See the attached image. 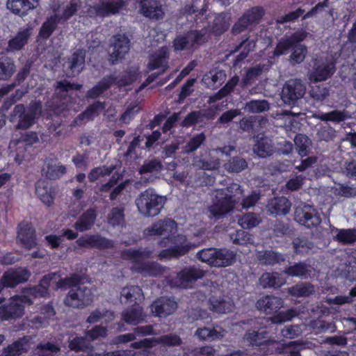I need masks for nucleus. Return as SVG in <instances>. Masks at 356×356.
Segmentation results:
<instances>
[{"mask_svg": "<svg viewBox=\"0 0 356 356\" xmlns=\"http://www.w3.org/2000/svg\"><path fill=\"white\" fill-rule=\"evenodd\" d=\"M297 315L298 313L295 310L290 309L286 312L280 313L273 318L252 320L251 325L253 330H249L244 339L252 345L268 346V349L270 352H273V348H275L276 352L284 353L286 356H300V349L296 341H291L287 344L280 343L271 339V337L266 336L273 329V325L290 321Z\"/></svg>", "mask_w": 356, "mask_h": 356, "instance_id": "obj_1", "label": "nucleus"}, {"mask_svg": "<svg viewBox=\"0 0 356 356\" xmlns=\"http://www.w3.org/2000/svg\"><path fill=\"white\" fill-rule=\"evenodd\" d=\"M59 277L60 275L58 273H49L43 277L38 286L25 289L23 295L12 297L9 305L0 307V320L8 321L22 317L25 305L33 302L31 297L44 296L47 293L51 282L56 283V288L58 289L74 286L79 281V277L76 275H72L67 279L58 280Z\"/></svg>", "mask_w": 356, "mask_h": 356, "instance_id": "obj_2", "label": "nucleus"}, {"mask_svg": "<svg viewBox=\"0 0 356 356\" xmlns=\"http://www.w3.org/2000/svg\"><path fill=\"white\" fill-rule=\"evenodd\" d=\"M212 203L209 207V217L218 219L232 211L234 204L241 199L243 191L237 184H232L227 188L219 189L212 193Z\"/></svg>", "mask_w": 356, "mask_h": 356, "instance_id": "obj_3", "label": "nucleus"}, {"mask_svg": "<svg viewBox=\"0 0 356 356\" xmlns=\"http://www.w3.org/2000/svg\"><path fill=\"white\" fill-rule=\"evenodd\" d=\"M229 26V17L225 14H220L215 17L214 24L209 29L201 31H193L184 35L177 37L174 40L175 51L189 49L195 44L202 42L205 40L206 33L212 31L216 35H220L227 30Z\"/></svg>", "mask_w": 356, "mask_h": 356, "instance_id": "obj_4", "label": "nucleus"}, {"mask_svg": "<svg viewBox=\"0 0 356 356\" xmlns=\"http://www.w3.org/2000/svg\"><path fill=\"white\" fill-rule=\"evenodd\" d=\"M151 254V252L146 250H127L123 252L122 257L125 259L131 260L133 263L131 268L134 271L141 273L144 276H156L163 272V268L156 263H149L146 259Z\"/></svg>", "mask_w": 356, "mask_h": 356, "instance_id": "obj_5", "label": "nucleus"}, {"mask_svg": "<svg viewBox=\"0 0 356 356\" xmlns=\"http://www.w3.org/2000/svg\"><path fill=\"white\" fill-rule=\"evenodd\" d=\"M159 244L162 250L159 257L161 259H171L186 254L194 245L188 241L186 236L179 234L161 238Z\"/></svg>", "mask_w": 356, "mask_h": 356, "instance_id": "obj_6", "label": "nucleus"}, {"mask_svg": "<svg viewBox=\"0 0 356 356\" xmlns=\"http://www.w3.org/2000/svg\"><path fill=\"white\" fill-rule=\"evenodd\" d=\"M165 203V197L148 189L141 193L136 200V204L140 214L145 217H154L161 211Z\"/></svg>", "mask_w": 356, "mask_h": 356, "instance_id": "obj_7", "label": "nucleus"}, {"mask_svg": "<svg viewBox=\"0 0 356 356\" xmlns=\"http://www.w3.org/2000/svg\"><path fill=\"white\" fill-rule=\"evenodd\" d=\"M235 254L227 249L207 248L198 252L197 257L204 263L215 267H225L235 261Z\"/></svg>", "mask_w": 356, "mask_h": 356, "instance_id": "obj_8", "label": "nucleus"}, {"mask_svg": "<svg viewBox=\"0 0 356 356\" xmlns=\"http://www.w3.org/2000/svg\"><path fill=\"white\" fill-rule=\"evenodd\" d=\"M41 115V104L34 102L25 108L24 105L15 106L13 111V117L18 119L17 129H26L35 124L36 119Z\"/></svg>", "mask_w": 356, "mask_h": 356, "instance_id": "obj_9", "label": "nucleus"}, {"mask_svg": "<svg viewBox=\"0 0 356 356\" xmlns=\"http://www.w3.org/2000/svg\"><path fill=\"white\" fill-rule=\"evenodd\" d=\"M93 302V294L90 289L79 286L72 288L65 298V304L73 308H84Z\"/></svg>", "mask_w": 356, "mask_h": 356, "instance_id": "obj_10", "label": "nucleus"}, {"mask_svg": "<svg viewBox=\"0 0 356 356\" xmlns=\"http://www.w3.org/2000/svg\"><path fill=\"white\" fill-rule=\"evenodd\" d=\"M177 225L170 219L161 220L155 222L152 225L144 231V234L147 238L162 236L170 237L177 233Z\"/></svg>", "mask_w": 356, "mask_h": 356, "instance_id": "obj_11", "label": "nucleus"}, {"mask_svg": "<svg viewBox=\"0 0 356 356\" xmlns=\"http://www.w3.org/2000/svg\"><path fill=\"white\" fill-rule=\"evenodd\" d=\"M127 3V0H99L94 7L88 9V15L107 16L118 13Z\"/></svg>", "mask_w": 356, "mask_h": 356, "instance_id": "obj_12", "label": "nucleus"}, {"mask_svg": "<svg viewBox=\"0 0 356 356\" xmlns=\"http://www.w3.org/2000/svg\"><path fill=\"white\" fill-rule=\"evenodd\" d=\"M204 275V272L197 267H187L181 270L175 280L170 281L173 286L180 288L191 287L198 279Z\"/></svg>", "mask_w": 356, "mask_h": 356, "instance_id": "obj_13", "label": "nucleus"}, {"mask_svg": "<svg viewBox=\"0 0 356 356\" xmlns=\"http://www.w3.org/2000/svg\"><path fill=\"white\" fill-rule=\"evenodd\" d=\"M305 93V87L299 80H289L284 86L282 91V99L288 105H293L302 98Z\"/></svg>", "mask_w": 356, "mask_h": 356, "instance_id": "obj_14", "label": "nucleus"}, {"mask_svg": "<svg viewBox=\"0 0 356 356\" xmlns=\"http://www.w3.org/2000/svg\"><path fill=\"white\" fill-rule=\"evenodd\" d=\"M295 219L299 223L309 228L316 227L321 222V218L316 210L307 204L298 207L296 209Z\"/></svg>", "mask_w": 356, "mask_h": 356, "instance_id": "obj_15", "label": "nucleus"}, {"mask_svg": "<svg viewBox=\"0 0 356 356\" xmlns=\"http://www.w3.org/2000/svg\"><path fill=\"white\" fill-rule=\"evenodd\" d=\"M334 58H326L325 62L318 60L315 63L314 70L310 72L309 79L311 83H316L326 80L334 72Z\"/></svg>", "mask_w": 356, "mask_h": 356, "instance_id": "obj_16", "label": "nucleus"}, {"mask_svg": "<svg viewBox=\"0 0 356 356\" xmlns=\"http://www.w3.org/2000/svg\"><path fill=\"white\" fill-rule=\"evenodd\" d=\"M129 50V40L125 35H116L113 37L112 50L111 51V61L115 63L124 58Z\"/></svg>", "mask_w": 356, "mask_h": 356, "instance_id": "obj_17", "label": "nucleus"}, {"mask_svg": "<svg viewBox=\"0 0 356 356\" xmlns=\"http://www.w3.org/2000/svg\"><path fill=\"white\" fill-rule=\"evenodd\" d=\"M29 276L30 273L25 268H10L2 277L3 286L14 287L17 284L26 281Z\"/></svg>", "mask_w": 356, "mask_h": 356, "instance_id": "obj_18", "label": "nucleus"}, {"mask_svg": "<svg viewBox=\"0 0 356 356\" xmlns=\"http://www.w3.org/2000/svg\"><path fill=\"white\" fill-rule=\"evenodd\" d=\"M140 4V13L150 19H159L163 15L161 1L157 0H136Z\"/></svg>", "mask_w": 356, "mask_h": 356, "instance_id": "obj_19", "label": "nucleus"}, {"mask_svg": "<svg viewBox=\"0 0 356 356\" xmlns=\"http://www.w3.org/2000/svg\"><path fill=\"white\" fill-rule=\"evenodd\" d=\"M177 308V302L171 298L162 297L151 305L152 312L159 317H165L172 314Z\"/></svg>", "mask_w": 356, "mask_h": 356, "instance_id": "obj_20", "label": "nucleus"}, {"mask_svg": "<svg viewBox=\"0 0 356 356\" xmlns=\"http://www.w3.org/2000/svg\"><path fill=\"white\" fill-rule=\"evenodd\" d=\"M81 3L80 0H70L69 3L62 5L58 2L52 5L51 9L55 17H57L59 21H65L76 12Z\"/></svg>", "mask_w": 356, "mask_h": 356, "instance_id": "obj_21", "label": "nucleus"}, {"mask_svg": "<svg viewBox=\"0 0 356 356\" xmlns=\"http://www.w3.org/2000/svg\"><path fill=\"white\" fill-rule=\"evenodd\" d=\"M180 339L176 335H166L159 338L145 339L140 341L131 344V347L135 349L149 348L157 343H163L168 346L179 344Z\"/></svg>", "mask_w": 356, "mask_h": 356, "instance_id": "obj_22", "label": "nucleus"}, {"mask_svg": "<svg viewBox=\"0 0 356 356\" xmlns=\"http://www.w3.org/2000/svg\"><path fill=\"white\" fill-rule=\"evenodd\" d=\"M262 10L259 8H253L245 13L234 24L232 29L234 33H239L250 24L257 22L262 16Z\"/></svg>", "mask_w": 356, "mask_h": 356, "instance_id": "obj_23", "label": "nucleus"}, {"mask_svg": "<svg viewBox=\"0 0 356 356\" xmlns=\"http://www.w3.org/2000/svg\"><path fill=\"white\" fill-rule=\"evenodd\" d=\"M136 76L134 74L130 75L128 79H121L117 81L115 78L113 77H108L104 78L101 83H99L97 86L94 87L92 90L88 91V95L90 97H96L100 94L103 92L107 88H108L111 84L116 82L119 86H126L132 83L134 80H136Z\"/></svg>", "mask_w": 356, "mask_h": 356, "instance_id": "obj_24", "label": "nucleus"}, {"mask_svg": "<svg viewBox=\"0 0 356 356\" xmlns=\"http://www.w3.org/2000/svg\"><path fill=\"white\" fill-rule=\"evenodd\" d=\"M85 63V52L79 49L75 51L72 58L64 64V67L67 68L66 72L67 76H75L79 74L83 69Z\"/></svg>", "mask_w": 356, "mask_h": 356, "instance_id": "obj_25", "label": "nucleus"}, {"mask_svg": "<svg viewBox=\"0 0 356 356\" xmlns=\"http://www.w3.org/2000/svg\"><path fill=\"white\" fill-rule=\"evenodd\" d=\"M35 194L44 204L51 205L54 200L55 193L49 182L44 179L38 180L35 185Z\"/></svg>", "mask_w": 356, "mask_h": 356, "instance_id": "obj_26", "label": "nucleus"}, {"mask_svg": "<svg viewBox=\"0 0 356 356\" xmlns=\"http://www.w3.org/2000/svg\"><path fill=\"white\" fill-rule=\"evenodd\" d=\"M17 238L26 248L30 249L35 245L34 229L31 223L22 222L19 225Z\"/></svg>", "mask_w": 356, "mask_h": 356, "instance_id": "obj_27", "label": "nucleus"}, {"mask_svg": "<svg viewBox=\"0 0 356 356\" xmlns=\"http://www.w3.org/2000/svg\"><path fill=\"white\" fill-rule=\"evenodd\" d=\"M168 48L162 47L151 56L148 64V69L149 70H159L161 72H164L168 66Z\"/></svg>", "mask_w": 356, "mask_h": 356, "instance_id": "obj_28", "label": "nucleus"}, {"mask_svg": "<svg viewBox=\"0 0 356 356\" xmlns=\"http://www.w3.org/2000/svg\"><path fill=\"white\" fill-rule=\"evenodd\" d=\"M37 5L38 0H8L7 1V8L13 13L22 16L26 15Z\"/></svg>", "mask_w": 356, "mask_h": 356, "instance_id": "obj_29", "label": "nucleus"}, {"mask_svg": "<svg viewBox=\"0 0 356 356\" xmlns=\"http://www.w3.org/2000/svg\"><path fill=\"white\" fill-rule=\"evenodd\" d=\"M282 305L281 298L271 296L262 297L257 302V307L266 314L276 312Z\"/></svg>", "mask_w": 356, "mask_h": 356, "instance_id": "obj_30", "label": "nucleus"}, {"mask_svg": "<svg viewBox=\"0 0 356 356\" xmlns=\"http://www.w3.org/2000/svg\"><path fill=\"white\" fill-rule=\"evenodd\" d=\"M29 348L28 338L24 337L3 348L0 352V356H19L26 352Z\"/></svg>", "mask_w": 356, "mask_h": 356, "instance_id": "obj_31", "label": "nucleus"}, {"mask_svg": "<svg viewBox=\"0 0 356 356\" xmlns=\"http://www.w3.org/2000/svg\"><path fill=\"white\" fill-rule=\"evenodd\" d=\"M210 309L218 314L231 312L234 309L233 301L229 297L216 298L209 299Z\"/></svg>", "mask_w": 356, "mask_h": 356, "instance_id": "obj_32", "label": "nucleus"}, {"mask_svg": "<svg viewBox=\"0 0 356 356\" xmlns=\"http://www.w3.org/2000/svg\"><path fill=\"white\" fill-rule=\"evenodd\" d=\"M146 316L143 308L139 305H134L125 309L122 314V319L128 324L136 325L143 322Z\"/></svg>", "mask_w": 356, "mask_h": 356, "instance_id": "obj_33", "label": "nucleus"}, {"mask_svg": "<svg viewBox=\"0 0 356 356\" xmlns=\"http://www.w3.org/2000/svg\"><path fill=\"white\" fill-rule=\"evenodd\" d=\"M291 206L287 198L280 197L270 200L267 205V209L271 214L285 215L289 213Z\"/></svg>", "mask_w": 356, "mask_h": 356, "instance_id": "obj_34", "label": "nucleus"}, {"mask_svg": "<svg viewBox=\"0 0 356 356\" xmlns=\"http://www.w3.org/2000/svg\"><path fill=\"white\" fill-rule=\"evenodd\" d=\"M42 172L49 179H56L65 172V167L60 165L56 159H47L42 166Z\"/></svg>", "mask_w": 356, "mask_h": 356, "instance_id": "obj_35", "label": "nucleus"}, {"mask_svg": "<svg viewBox=\"0 0 356 356\" xmlns=\"http://www.w3.org/2000/svg\"><path fill=\"white\" fill-rule=\"evenodd\" d=\"M31 29L26 28L19 31L17 35L10 40L7 51H15L20 50L27 42L28 38L31 35Z\"/></svg>", "mask_w": 356, "mask_h": 356, "instance_id": "obj_36", "label": "nucleus"}, {"mask_svg": "<svg viewBox=\"0 0 356 356\" xmlns=\"http://www.w3.org/2000/svg\"><path fill=\"white\" fill-rule=\"evenodd\" d=\"M143 299L141 289L137 286L123 288L121 292V301L125 303H137Z\"/></svg>", "mask_w": 356, "mask_h": 356, "instance_id": "obj_37", "label": "nucleus"}, {"mask_svg": "<svg viewBox=\"0 0 356 356\" xmlns=\"http://www.w3.org/2000/svg\"><path fill=\"white\" fill-rule=\"evenodd\" d=\"M253 151L254 154L261 158L270 156L274 152L271 139L266 137L260 138L257 140Z\"/></svg>", "mask_w": 356, "mask_h": 356, "instance_id": "obj_38", "label": "nucleus"}, {"mask_svg": "<svg viewBox=\"0 0 356 356\" xmlns=\"http://www.w3.org/2000/svg\"><path fill=\"white\" fill-rule=\"evenodd\" d=\"M260 284L264 288L280 287L286 282L282 275L277 273H264L259 279Z\"/></svg>", "mask_w": 356, "mask_h": 356, "instance_id": "obj_39", "label": "nucleus"}, {"mask_svg": "<svg viewBox=\"0 0 356 356\" xmlns=\"http://www.w3.org/2000/svg\"><path fill=\"white\" fill-rule=\"evenodd\" d=\"M226 331L220 327H216L213 329L203 327L197 329L195 335L202 340H216L221 339L225 336Z\"/></svg>", "mask_w": 356, "mask_h": 356, "instance_id": "obj_40", "label": "nucleus"}, {"mask_svg": "<svg viewBox=\"0 0 356 356\" xmlns=\"http://www.w3.org/2000/svg\"><path fill=\"white\" fill-rule=\"evenodd\" d=\"M226 78V74L222 70H212L204 75L202 82L208 88H215L220 85Z\"/></svg>", "mask_w": 356, "mask_h": 356, "instance_id": "obj_41", "label": "nucleus"}, {"mask_svg": "<svg viewBox=\"0 0 356 356\" xmlns=\"http://www.w3.org/2000/svg\"><path fill=\"white\" fill-rule=\"evenodd\" d=\"M96 218L95 211L92 209L87 211L75 223V228L79 232H84L91 228Z\"/></svg>", "mask_w": 356, "mask_h": 356, "instance_id": "obj_42", "label": "nucleus"}, {"mask_svg": "<svg viewBox=\"0 0 356 356\" xmlns=\"http://www.w3.org/2000/svg\"><path fill=\"white\" fill-rule=\"evenodd\" d=\"M113 319L114 314L113 312L104 309H97L90 314L86 321L89 323H95L99 321L107 323Z\"/></svg>", "mask_w": 356, "mask_h": 356, "instance_id": "obj_43", "label": "nucleus"}, {"mask_svg": "<svg viewBox=\"0 0 356 356\" xmlns=\"http://www.w3.org/2000/svg\"><path fill=\"white\" fill-rule=\"evenodd\" d=\"M104 108V105L101 102H96L94 104L89 106L87 110L79 115L76 120V122L79 120H90L93 119L95 117L98 115Z\"/></svg>", "mask_w": 356, "mask_h": 356, "instance_id": "obj_44", "label": "nucleus"}, {"mask_svg": "<svg viewBox=\"0 0 356 356\" xmlns=\"http://www.w3.org/2000/svg\"><path fill=\"white\" fill-rule=\"evenodd\" d=\"M259 261L266 265H274L284 260L283 255L274 251H266L258 254Z\"/></svg>", "mask_w": 356, "mask_h": 356, "instance_id": "obj_45", "label": "nucleus"}, {"mask_svg": "<svg viewBox=\"0 0 356 356\" xmlns=\"http://www.w3.org/2000/svg\"><path fill=\"white\" fill-rule=\"evenodd\" d=\"M238 76H233L217 94L210 97L209 102H215L216 101L220 99L222 97L229 94L238 83Z\"/></svg>", "mask_w": 356, "mask_h": 356, "instance_id": "obj_46", "label": "nucleus"}, {"mask_svg": "<svg viewBox=\"0 0 356 356\" xmlns=\"http://www.w3.org/2000/svg\"><path fill=\"white\" fill-rule=\"evenodd\" d=\"M55 314L53 307L51 305H47L42 309L41 315L35 318L33 325L35 327H45L47 324V319L50 318Z\"/></svg>", "mask_w": 356, "mask_h": 356, "instance_id": "obj_47", "label": "nucleus"}, {"mask_svg": "<svg viewBox=\"0 0 356 356\" xmlns=\"http://www.w3.org/2000/svg\"><path fill=\"white\" fill-rule=\"evenodd\" d=\"M336 238L343 243H350L356 241V229H336Z\"/></svg>", "mask_w": 356, "mask_h": 356, "instance_id": "obj_48", "label": "nucleus"}, {"mask_svg": "<svg viewBox=\"0 0 356 356\" xmlns=\"http://www.w3.org/2000/svg\"><path fill=\"white\" fill-rule=\"evenodd\" d=\"M294 143L298 154L301 156H306L307 154V149L310 145V140L309 138L305 135L298 134L296 136Z\"/></svg>", "mask_w": 356, "mask_h": 356, "instance_id": "obj_49", "label": "nucleus"}, {"mask_svg": "<svg viewBox=\"0 0 356 356\" xmlns=\"http://www.w3.org/2000/svg\"><path fill=\"white\" fill-rule=\"evenodd\" d=\"M91 345L90 341L85 337H76L69 341V348L72 350L81 351L86 350L90 348Z\"/></svg>", "mask_w": 356, "mask_h": 356, "instance_id": "obj_50", "label": "nucleus"}, {"mask_svg": "<svg viewBox=\"0 0 356 356\" xmlns=\"http://www.w3.org/2000/svg\"><path fill=\"white\" fill-rule=\"evenodd\" d=\"M313 116L323 121H332L335 122H341L346 118V115L344 112L339 111H333L327 113L314 114Z\"/></svg>", "mask_w": 356, "mask_h": 356, "instance_id": "obj_51", "label": "nucleus"}, {"mask_svg": "<svg viewBox=\"0 0 356 356\" xmlns=\"http://www.w3.org/2000/svg\"><path fill=\"white\" fill-rule=\"evenodd\" d=\"M251 113H261L269 109V104L266 100H253L248 102L244 107Z\"/></svg>", "mask_w": 356, "mask_h": 356, "instance_id": "obj_52", "label": "nucleus"}, {"mask_svg": "<svg viewBox=\"0 0 356 356\" xmlns=\"http://www.w3.org/2000/svg\"><path fill=\"white\" fill-rule=\"evenodd\" d=\"M81 88L79 85L71 84L70 83L64 81L58 83L56 93L63 95V93L66 92L69 95L70 97L76 95V91Z\"/></svg>", "mask_w": 356, "mask_h": 356, "instance_id": "obj_53", "label": "nucleus"}, {"mask_svg": "<svg viewBox=\"0 0 356 356\" xmlns=\"http://www.w3.org/2000/svg\"><path fill=\"white\" fill-rule=\"evenodd\" d=\"M114 170L113 166H102L92 169L88 175L90 181H95L106 175H109Z\"/></svg>", "mask_w": 356, "mask_h": 356, "instance_id": "obj_54", "label": "nucleus"}, {"mask_svg": "<svg viewBox=\"0 0 356 356\" xmlns=\"http://www.w3.org/2000/svg\"><path fill=\"white\" fill-rule=\"evenodd\" d=\"M289 291L292 296H306L314 291V286L307 283H302L290 288Z\"/></svg>", "mask_w": 356, "mask_h": 356, "instance_id": "obj_55", "label": "nucleus"}, {"mask_svg": "<svg viewBox=\"0 0 356 356\" xmlns=\"http://www.w3.org/2000/svg\"><path fill=\"white\" fill-rule=\"evenodd\" d=\"M260 218L254 213H249L238 219L239 225L243 229H251L260 222Z\"/></svg>", "mask_w": 356, "mask_h": 356, "instance_id": "obj_56", "label": "nucleus"}, {"mask_svg": "<svg viewBox=\"0 0 356 356\" xmlns=\"http://www.w3.org/2000/svg\"><path fill=\"white\" fill-rule=\"evenodd\" d=\"M307 267L302 263L297 264L285 269L284 273L292 277H306Z\"/></svg>", "mask_w": 356, "mask_h": 356, "instance_id": "obj_57", "label": "nucleus"}, {"mask_svg": "<svg viewBox=\"0 0 356 356\" xmlns=\"http://www.w3.org/2000/svg\"><path fill=\"white\" fill-rule=\"evenodd\" d=\"M14 64L9 58H4L0 60V79H6L10 77L14 72Z\"/></svg>", "mask_w": 356, "mask_h": 356, "instance_id": "obj_58", "label": "nucleus"}, {"mask_svg": "<svg viewBox=\"0 0 356 356\" xmlns=\"http://www.w3.org/2000/svg\"><path fill=\"white\" fill-rule=\"evenodd\" d=\"M60 21L55 15H53L49 19H48L42 25L40 35L42 38H47L54 30L56 25Z\"/></svg>", "mask_w": 356, "mask_h": 356, "instance_id": "obj_59", "label": "nucleus"}, {"mask_svg": "<svg viewBox=\"0 0 356 356\" xmlns=\"http://www.w3.org/2000/svg\"><path fill=\"white\" fill-rule=\"evenodd\" d=\"M38 136L35 132H28L22 136L21 140L19 142L15 141L14 139L12 140L10 143L9 148H13L19 143H23L25 145L31 146L38 143Z\"/></svg>", "mask_w": 356, "mask_h": 356, "instance_id": "obj_60", "label": "nucleus"}, {"mask_svg": "<svg viewBox=\"0 0 356 356\" xmlns=\"http://www.w3.org/2000/svg\"><path fill=\"white\" fill-rule=\"evenodd\" d=\"M247 167L245 160L238 157L233 158L228 163L225 165V169L231 172H238Z\"/></svg>", "mask_w": 356, "mask_h": 356, "instance_id": "obj_61", "label": "nucleus"}, {"mask_svg": "<svg viewBox=\"0 0 356 356\" xmlns=\"http://www.w3.org/2000/svg\"><path fill=\"white\" fill-rule=\"evenodd\" d=\"M60 350V348L49 342L38 346L36 351L40 356H53Z\"/></svg>", "mask_w": 356, "mask_h": 356, "instance_id": "obj_62", "label": "nucleus"}, {"mask_svg": "<svg viewBox=\"0 0 356 356\" xmlns=\"http://www.w3.org/2000/svg\"><path fill=\"white\" fill-rule=\"evenodd\" d=\"M123 211L121 208H114L108 215V224L113 227L122 225L124 222Z\"/></svg>", "mask_w": 356, "mask_h": 356, "instance_id": "obj_63", "label": "nucleus"}, {"mask_svg": "<svg viewBox=\"0 0 356 356\" xmlns=\"http://www.w3.org/2000/svg\"><path fill=\"white\" fill-rule=\"evenodd\" d=\"M293 248L298 254H306L313 248V244L305 238H296L294 240Z\"/></svg>", "mask_w": 356, "mask_h": 356, "instance_id": "obj_64", "label": "nucleus"}]
</instances>
